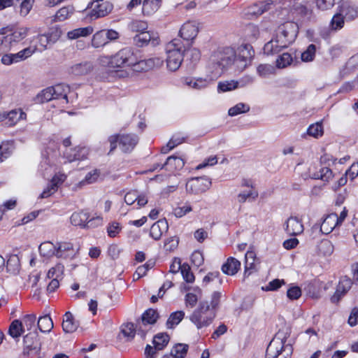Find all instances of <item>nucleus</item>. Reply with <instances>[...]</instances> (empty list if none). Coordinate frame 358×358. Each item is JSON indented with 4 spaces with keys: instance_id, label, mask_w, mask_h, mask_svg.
Masks as SVG:
<instances>
[{
    "instance_id": "f257e3e1",
    "label": "nucleus",
    "mask_w": 358,
    "mask_h": 358,
    "mask_svg": "<svg viewBox=\"0 0 358 358\" xmlns=\"http://www.w3.org/2000/svg\"><path fill=\"white\" fill-rule=\"evenodd\" d=\"M6 29L3 28L0 31L1 34H6L0 38V47L3 53L1 59L3 64L9 66L23 62L37 51L36 45H29L16 53H8L16 49L17 44L27 36L29 29L27 27H17L10 29L9 34H7Z\"/></svg>"
},
{
    "instance_id": "f03ea898",
    "label": "nucleus",
    "mask_w": 358,
    "mask_h": 358,
    "mask_svg": "<svg viewBox=\"0 0 358 358\" xmlns=\"http://www.w3.org/2000/svg\"><path fill=\"white\" fill-rule=\"evenodd\" d=\"M299 33V26L294 22H287L278 27L275 38L266 43L264 51L267 55L278 53L287 48L296 39Z\"/></svg>"
},
{
    "instance_id": "7ed1b4c3",
    "label": "nucleus",
    "mask_w": 358,
    "mask_h": 358,
    "mask_svg": "<svg viewBox=\"0 0 358 358\" xmlns=\"http://www.w3.org/2000/svg\"><path fill=\"white\" fill-rule=\"evenodd\" d=\"M290 334L291 327L286 323H283L267 347L268 358H278L279 356L282 358L291 357L293 352L292 345L286 343Z\"/></svg>"
},
{
    "instance_id": "20e7f679",
    "label": "nucleus",
    "mask_w": 358,
    "mask_h": 358,
    "mask_svg": "<svg viewBox=\"0 0 358 358\" xmlns=\"http://www.w3.org/2000/svg\"><path fill=\"white\" fill-rule=\"evenodd\" d=\"M235 50L230 47L220 48L214 51L209 61V69L212 76L217 79L231 64H234Z\"/></svg>"
},
{
    "instance_id": "39448f33",
    "label": "nucleus",
    "mask_w": 358,
    "mask_h": 358,
    "mask_svg": "<svg viewBox=\"0 0 358 358\" xmlns=\"http://www.w3.org/2000/svg\"><path fill=\"white\" fill-rule=\"evenodd\" d=\"M185 51L182 41L175 38L166 45V65L171 71H177L181 66L183 61V53Z\"/></svg>"
},
{
    "instance_id": "423d86ee",
    "label": "nucleus",
    "mask_w": 358,
    "mask_h": 358,
    "mask_svg": "<svg viewBox=\"0 0 358 358\" xmlns=\"http://www.w3.org/2000/svg\"><path fill=\"white\" fill-rule=\"evenodd\" d=\"M103 65L107 64L110 68L130 66L136 63V57L131 49L125 48L120 50L113 57H103L100 59Z\"/></svg>"
},
{
    "instance_id": "0eeeda50",
    "label": "nucleus",
    "mask_w": 358,
    "mask_h": 358,
    "mask_svg": "<svg viewBox=\"0 0 358 358\" xmlns=\"http://www.w3.org/2000/svg\"><path fill=\"white\" fill-rule=\"evenodd\" d=\"M215 316V312L210 310L208 303L203 301L199 303L198 308L193 312L190 316V320L198 329H201L208 326L213 322Z\"/></svg>"
},
{
    "instance_id": "6e6552de",
    "label": "nucleus",
    "mask_w": 358,
    "mask_h": 358,
    "mask_svg": "<svg viewBox=\"0 0 358 358\" xmlns=\"http://www.w3.org/2000/svg\"><path fill=\"white\" fill-rule=\"evenodd\" d=\"M236 57L234 65L238 71H243L248 66L250 65L254 56V50L250 44H243L235 51Z\"/></svg>"
},
{
    "instance_id": "1a4fd4ad",
    "label": "nucleus",
    "mask_w": 358,
    "mask_h": 358,
    "mask_svg": "<svg viewBox=\"0 0 358 358\" xmlns=\"http://www.w3.org/2000/svg\"><path fill=\"white\" fill-rule=\"evenodd\" d=\"M23 351L24 356H37L40 355L41 343L38 338L36 331L27 334L23 338Z\"/></svg>"
},
{
    "instance_id": "9d476101",
    "label": "nucleus",
    "mask_w": 358,
    "mask_h": 358,
    "mask_svg": "<svg viewBox=\"0 0 358 358\" xmlns=\"http://www.w3.org/2000/svg\"><path fill=\"white\" fill-rule=\"evenodd\" d=\"M211 186V181L207 177H197L191 178L186 183V189L188 193L199 194L207 191Z\"/></svg>"
},
{
    "instance_id": "9b49d317",
    "label": "nucleus",
    "mask_w": 358,
    "mask_h": 358,
    "mask_svg": "<svg viewBox=\"0 0 358 358\" xmlns=\"http://www.w3.org/2000/svg\"><path fill=\"white\" fill-rule=\"evenodd\" d=\"M158 313L157 310L150 308L147 310L141 316V321L137 322L138 327V334L141 337H144L148 331L147 327L149 324H153L157 322L158 318Z\"/></svg>"
},
{
    "instance_id": "f8f14e48",
    "label": "nucleus",
    "mask_w": 358,
    "mask_h": 358,
    "mask_svg": "<svg viewBox=\"0 0 358 358\" xmlns=\"http://www.w3.org/2000/svg\"><path fill=\"white\" fill-rule=\"evenodd\" d=\"M169 337L167 334L161 333L157 334L152 341L153 346L148 345L145 353L151 357L157 355V351L162 350L169 343Z\"/></svg>"
},
{
    "instance_id": "ddd939ff",
    "label": "nucleus",
    "mask_w": 358,
    "mask_h": 358,
    "mask_svg": "<svg viewBox=\"0 0 358 358\" xmlns=\"http://www.w3.org/2000/svg\"><path fill=\"white\" fill-rule=\"evenodd\" d=\"M273 6L272 0L259 1L248 6L246 14L251 17H258L265 12L271 10Z\"/></svg>"
},
{
    "instance_id": "4468645a",
    "label": "nucleus",
    "mask_w": 358,
    "mask_h": 358,
    "mask_svg": "<svg viewBox=\"0 0 358 358\" xmlns=\"http://www.w3.org/2000/svg\"><path fill=\"white\" fill-rule=\"evenodd\" d=\"M352 285V281L350 278L347 276L341 277L337 285L336 290L331 298V302L334 303H338L341 297L350 289Z\"/></svg>"
},
{
    "instance_id": "2eb2a0df",
    "label": "nucleus",
    "mask_w": 358,
    "mask_h": 358,
    "mask_svg": "<svg viewBox=\"0 0 358 358\" xmlns=\"http://www.w3.org/2000/svg\"><path fill=\"white\" fill-rule=\"evenodd\" d=\"M179 33L183 39L193 40L199 33V24L195 21H188L183 24Z\"/></svg>"
},
{
    "instance_id": "dca6fc26",
    "label": "nucleus",
    "mask_w": 358,
    "mask_h": 358,
    "mask_svg": "<svg viewBox=\"0 0 358 358\" xmlns=\"http://www.w3.org/2000/svg\"><path fill=\"white\" fill-rule=\"evenodd\" d=\"M285 225V231L290 236L299 235L304 230L301 220L297 217L291 216L287 220Z\"/></svg>"
},
{
    "instance_id": "f3484780",
    "label": "nucleus",
    "mask_w": 358,
    "mask_h": 358,
    "mask_svg": "<svg viewBox=\"0 0 358 358\" xmlns=\"http://www.w3.org/2000/svg\"><path fill=\"white\" fill-rule=\"evenodd\" d=\"M89 154L88 148L85 147H77L73 149H66L64 155L69 162L83 160L87 157Z\"/></svg>"
},
{
    "instance_id": "a211bd4d",
    "label": "nucleus",
    "mask_w": 358,
    "mask_h": 358,
    "mask_svg": "<svg viewBox=\"0 0 358 358\" xmlns=\"http://www.w3.org/2000/svg\"><path fill=\"white\" fill-rule=\"evenodd\" d=\"M215 80V78L213 76L210 78H185L184 79V84L192 89L199 90L206 88Z\"/></svg>"
},
{
    "instance_id": "6ab92c4d",
    "label": "nucleus",
    "mask_w": 358,
    "mask_h": 358,
    "mask_svg": "<svg viewBox=\"0 0 358 358\" xmlns=\"http://www.w3.org/2000/svg\"><path fill=\"white\" fill-rule=\"evenodd\" d=\"M138 141V138L135 134H124L120 136V147L121 150L124 152L131 151L136 145Z\"/></svg>"
},
{
    "instance_id": "aec40b11",
    "label": "nucleus",
    "mask_w": 358,
    "mask_h": 358,
    "mask_svg": "<svg viewBox=\"0 0 358 358\" xmlns=\"http://www.w3.org/2000/svg\"><path fill=\"white\" fill-rule=\"evenodd\" d=\"M113 8V4L108 1L97 3L92 8L90 17L92 18L94 17L95 19L105 17L112 11Z\"/></svg>"
},
{
    "instance_id": "412c9836",
    "label": "nucleus",
    "mask_w": 358,
    "mask_h": 358,
    "mask_svg": "<svg viewBox=\"0 0 358 358\" xmlns=\"http://www.w3.org/2000/svg\"><path fill=\"white\" fill-rule=\"evenodd\" d=\"M74 255L73 244L69 242L58 243L56 245V257L66 259Z\"/></svg>"
},
{
    "instance_id": "4be33fe9",
    "label": "nucleus",
    "mask_w": 358,
    "mask_h": 358,
    "mask_svg": "<svg viewBox=\"0 0 358 358\" xmlns=\"http://www.w3.org/2000/svg\"><path fill=\"white\" fill-rule=\"evenodd\" d=\"M338 225V215L336 213H331L326 216L320 225V231L328 234Z\"/></svg>"
},
{
    "instance_id": "5701e85b",
    "label": "nucleus",
    "mask_w": 358,
    "mask_h": 358,
    "mask_svg": "<svg viewBox=\"0 0 358 358\" xmlns=\"http://www.w3.org/2000/svg\"><path fill=\"white\" fill-rule=\"evenodd\" d=\"M168 229V223L165 220H159L154 223L150 230V236L155 240H159L164 231Z\"/></svg>"
},
{
    "instance_id": "b1692460",
    "label": "nucleus",
    "mask_w": 358,
    "mask_h": 358,
    "mask_svg": "<svg viewBox=\"0 0 358 358\" xmlns=\"http://www.w3.org/2000/svg\"><path fill=\"white\" fill-rule=\"evenodd\" d=\"M78 322L75 320L73 314L68 311L63 317L62 329L66 333H73L78 327Z\"/></svg>"
},
{
    "instance_id": "393cba45",
    "label": "nucleus",
    "mask_w": 358,
    "mask_h": 358,
    "mask_svg": "<svg viewBox=\"0 0 358 358\" xmlns=\"http://www.w3.org/2000/svg\"><path fill=\"white\" fill-rule=\"evenodd\" d=\"M241 262L234 257H229L222 265V271L224 273L229 275H235L240 269Z\"/></svg>"
},
{
    "instance_id": "a878e982",
    "label": "nucleus",
    "mask_w": 358,
    "mask_h": 358,
    "mask_svg": "<svg viewBox=\"0 0 358 358\" xmlns=\"http://www.w3.org/2000/svg\"><path fill=\"white\" fill-rule=\"evenodd\" d=\"M185 165V162L181 157L176 156H170L167 158L166 162L161 166V169L166 167L169 171L180 170Z\"/></svg>"
},
{
    "instance_id": "bb28decb",
    "label": "nucleus",
    "mask_w": 358,
    "mask_h": 358,
    "mask_svg": "<svg viewBox=\"0 0 358 358\" xmlns=\"http://www.w3.org/2000/svg\"><path fill=\"white\" fill-rule=\"evenodd\" d=\"M92 70V65L89 62H81L72 65L69 72L74 76H83L87 74Z\"/></svg>"
},
{
    "instance_id": "cd10ccee",
    "label": "nucleus",
    "mask_w": 358,
    "mask_h": 358,
    "mask_svg": "<svg viewBox=\"0 0 358 358\" xmlns=\"http://www.w3.org/2000/svg\"><path fill=\"white\" fill-rule=\"evenodd\" d=\"M138 329L137 324L134 327L133 323H127L122 327L121 333L118 335V338L120 340L124 338L125 341H129L134 338L136 332L138 333Z\"/></svg>"
},
{
    "instance_id": "c85d7f7f",
    "label": "nucleus",
    "mask_w": 358,
    "mask_h": 358,
    "mask_svg": "<svg viewBox=\"0 0 358 358\" xmlns=\"http://www.w3.org/2000/svg\"><path fill=\"white\" fill-rule=\"evenodd\" d=\"M51 87L53 88V90L55 91L53 92V94L55 99H63L65 100L66 103L69 102L68 94L70 92V87L69 85L64 83H60Z\"/></svg>"
},
{
    "instance_id": "c756f323",
    "label": "nucleus",
    "mask_w": 358,
    "mask_h": 358,
    "mask_svg": "<svg viewBox=\"0 0 358 358\" xmlns=\"http://www.w3.org/2000/svg\"><path fill=\"white\" fill-rule=\"evenodd\" d=\"M90 218L88 213L85 212H75L71 217V223L74 226H79L81 228L84 227L85 222Z\"/></svg>"
},
{
    "instance_id": "7c9ffc66",
    "label": "nucleus",
    "mask_w": 358,
    "mask_h": 358,
    "mask_svg": "<svg viewBox=\"0 0 358 358\" xmlns=\"http://www.w3.org/2000/svg\"><path fill=\"white\" fill-rule=\"evenodd\" d=\"M62 181V180L57 176L53 177L50 182L48 185L47 187L44 189L43 192L41 194L39 198L44 199L51 196L54 192L57 191L58 183L61 182Z\"/></svg>"
},
{
    "instance_id": "2f4dec72",
    "label": "nucleus",
    "mask_w": 358,
    "mask_h": 358,
    "mask_svg": "<svg viewBox=\"0 0 358 358\" xmlns=\"http://www.w3.org/2000/svg\"><path fill=\"white\" fill-rule=\"evenodd\" d=\"M93 32V28L91 26L75 29L67 33V37L69 39H76L80 36H87Z\"/></svg>"
},
{
    "instance_id": "473e14b6",
    "label": "nucleus",
    "mask_w": 358,
    "mask_h": 358,
    "mask_svg": "<svg viewBox=\"0 0 358 358\" xmlns=\"http://www.w3.org/2000/svg\"><path fill=\"white\" fill-rule=\"evenodd\" d=\"M24 332L23 324L20 320H15L11 322L8 329V334L11 337L19 338Z\"/></svg>"
},
{
    "instance_id": "72a5a7b5",
    "label": "nucleus",
    "mask_w": 358,
    "mask_h": 358,
    "mask_svg": "<svg viewBox=\"0 0 358 358\" xmlns=\"http://www.w3.org/2000/svg\"><path fill=\"white\" fill-rule=\"evenodd\" d=\"M317 250L320 255L330 256L334 252V245L330 241L324 239L317 245Z\"/></svg>"
},
{
    "instance_id": "f704fd0d",
    "label": "nucleus",
    "mask_w": 358,
    "mask_h": 358,
    "mask_svg": "<svg viewBox=\"0 0 358 358\" xmlns=\"http://www.w3.org/2000/svg\"><path fill=\"white\" fill-rule=\"evenodd\" d=\"M108 43V40L106 39L105 35V30H101L97 31L93 35L92 39V45L94 48H100L106 45Z\"/></svg>"
},
{
    "instance_id": "c9c22d12",
    "label": "nucleus",
    "mask_w": 358,
    "mask_h": 358,
    "mask_svg": "<svg viewBox=\"0 0 358 358\" xmlns=\"http://www.w3.org/2000/svg\"><path fill=\"white\" fill-rule=\"evenodd\" d=\"M37 327L41 332H49L53 328V322L49 315L40 317Z\"/></svg>"
},
{
    "instance_id": "e433bc0d",
    "label": "nucleus",
    "mask_w": 358,
    "mask_h": 358,
    "mask_svg": "<svg viewBox=\"0 0 358 358\" xmlns=\"http://www.w3.org/2000/svg\"><path fill=\"white\" fill-rule=\"evenodd\" d=\"M294 13L299 17V20L304 22L310 19L312 12L306 6L300 4L295 6Z\"/></svg>"
},
{
    "instance_id": "4c0bfd02",
    "label": "nucleus",
    "mask_w": 358,
    "mask_h": 358,
    "mask_svg": "<svg viewBox=\"0 0 358 358\" xmlns=\"http://www.w3.org/2000/svg\"><path fill=\"white\" fill-rule=\"evenodd\" d=\"M159 3L157 0H144L142 12L145 15H150L158 10Z\"/></svg>"
},
{
    "instance_id": "58836bf2",
    "label": "nucleus",
    "mask_w": 358,
    "mask_h": 358,
    "mask_svg": "<svg viewBox=\"0 0 358 358\" xmlns=\"http://www.w3.org/2000/svg\"><path fill=\"white\" fill-rule=\"evenodd\" d=\"M189 346L187 344H176L171 351L173 358H185L187 355Z\"/></svg>"
},
{
    "instance_id": "ea45409f",
    "label": "nucleus",
    "mask_w": 358,
    "mask_h": 358,
    "mask_svg": "<svg viewBox=\"0 0 358 358\" xmlns=\"http://www.w3.org/2000/svg\"><path fill=\"white\" fill-rule=\"evenodd\" d=\"M40 254L44 257L56 256V245L51 242H44L39 246Z\"/></svg>"
},
{
    "instance_id": "a19ab883",
    "label": "nucleus",
    "mask_w": 358,
    "mask_h": 358,
    "mask_svg": "<svg viewBox=\"0 0 358 358\" xmlns=\"http://www.w3.org/2000/svg\"><path fill=\"white\" fill-rule=\"evenodd\" d=\"M185 313L182 310L176 311L171 314L166 322L168 329H172L178 325L183 319Z\"/></svg>"
},
{
    "instance_id": "79ce46f5",
    "label": "nucleus",
    "mask_w": 358,
    "mask_h": 358,
    "mask_svg": "<svg viewBox=\"0 0 358 358\" xmlns=\"http://www.w3.org/2000/svg\"><path fill=\"white\" fill-rule=\"evenodd\" d=\"M239 87V83L236 80H225L220 82L217 85L219 92H226L237 89Z\"/></svg>"
},
{
    "instance_id": "37998d69",
    "label": "nucleus",
    "mask_w": 358,
    "mask_h": 358,
    "mask_svg": "<svg viewBox=\"0 0 358 358\" xmlns=\"http://www.w3.org/2000/svg\"><path fill=\"white\" fill-rule=\"evenodd\" d=\"M7 118L10 121V125H14L19 120L25 119L26 113L21 109L12 110L8 113Z\"/></svg>"
},
{
    "instance_id": "c03bdc74",
    "label": "nucleus",
    "mask_w": 358,
    "mask_h": 358,
    "mask_svg": "<svg viewBox=\"0 0 358 358\" xmlns=\"http://www.w3.org/2000/svg\"><path fill=\"white\" fill-rule=\"evenodd\" d=\"M332 176V171L329 167H324L322 168L320 171L315 173L311 177L313 179H320L323 181H328Z\"/></svg>"
},
{
    "instance_id": "a18cd8bd",
    "label": "nucleus",
    "mask_w": 358,
    "mask_h": 358,
    "mask_svg": "<svg viewBox=\"0 0 358 358\" xmlns=\"http://www.w3.org/2000/svg\"><path fill=\"white\" fill-rule=\"evenodd\" d=\"M74 12L72 6H66L60 8L55 15L56 21H64L69 17Z\"/></svg>"
},
{
    "instance_id": "49530a36",
    "label": "nucleus",
    "mask_w": 358,
    "mask_h": 358,
    "mask_svg": "<svg viewBox=\"0 0 358 358\" xmlns=\"http://www.w3.org/2000/svg\"><path fill=\"white\" fill-rule=\"evenodd\" d=\"M249 110L250 106L248 104L238 103L229 109L228 114L230 116H236L241 113H247Z\"/></svg>"
},
{
    "instance_id": "de8ad7c7",
    "label": "nucleus",
    "mask_w": 358,
    "mask_h": 358,
    "mask_svg": "<svg viewBox=\"0 0 358 358\" xmlns=\"http://www.w3.org/2000/svg\"><path fill=\"white\" fill-rule=\"evenodd\" d=\"M152 36L149 31H142L136 34L134 37V41L139 46L147 45L152 39Z\"/></svg>"
},
{
    "instance_id": "09e8293b",
    "label": "nucleus",
    "mask_w": 358,
    "mask_h": 358,
    "mask_svg": "<svg viewBox=\"0 0 358 358\" xmlns=\"http://www.w3.org/2000/svg\"><path fill=\"white\" fill-rule=\"evenodd\" d=\"M53 92L55 91L51 87H47L42 90L40 94H38L37 96V99L42 103L55 99Z\"/></svg>"
},
{
    "instance_id": "8fccbe9b",
    "label": "nucleus",
    "mask_w": 358,
    "mask_h": 358,
    "mask_svg": "<svg viewBox=\"0 0 358 358\" xmlns=\"http://www.w3.org/2000/svg\"><path fill=\"white\" fill-rule=\"evenodd\" d=\"M316 46L314 44H310L308 46L307 49L301 54V60L305 62H312L315 55Z\"/></svg>"
},
{
    "instance_id": "3c124183",
    "label": "nucleus",
    "mask_w": 358,
    "mask_h": 358,
    "mask_svg": "<svg viewBox=\"0 0 358 358\" xmlns=\"http://www.w3.org/2000/svg\"><path fill=\"white\" fill-rule=\"evenodd\" d=\"M309 136L315 138L322 136L323 134V127L321 123L317 122L309 126L307 129Z\"/></svg>"
},
{
    "instance_id": "603ef678",
    "label": "nucleus",
    "mask_w": 358,
    "mask_h": 358,
    "mask_svg": "<svg viewBox=\"0 0 358 358\" xmlns=\"http://www.w3.org/2000/svg\"><path fill=\"white\" fill-rule=\"evenodd\" d=\"M129 28L131 31L141 33L147 30V22L142 20H133L129 24Z\"/></svg>"
},
{
    "instance_id": "864d4df0",
    "label": "nucleus",
    "mask_w": 358,
    "mask_h": 358,
    "mask_svg": "<svg viewBox=\"0 0 358 358\" xmlns=\"http://www.w3.org/2000/svg\"><path fill=\"white\" fill-rule=\"evenodd\" d=\"M51 36L48 34H41L36 37L37 44L35 45L37 46V50H38L40 52L45 50L48 47L50 41Z\"/></svg>"
},
{
    "instance_id": "5fc2aeb1",
    "label": "nucleus",
    "mask_w": 358,
    "mask_h": 358,
    "mask_svg": "<svg viewBox=\"0 0 358 358\" xmlns=\"http://www.w3.org/2000/svg\"><path fill=\"white\" fill-rule=\"evenodd\" d=\"M292 62V57L289 53H283L277 59L276 63L278 68H285Z\"/></svg>"
},
{
    "instance_id": "6e6d98bb",
    "label": "nucleus",
    "mask_w": 358,
    "mask_h": 358,
    "mask_svg": "<svg viewBox=\"0 0 358 358\" xmlns=\"http://www.w3.org/2000/svg\"><path fill=\"white\" fill-rule=\"evenodd\" d=\"M101 171L99 169H94L89 172L85 178V180L81 181L83 184H92L96 182L100 177Z\"/></svg>"
},
{
    "instance_id": "4d7b16f0",
    "label": "nucleus",
    "mask_w": 358,
    "mask_h": 358,
    "mask_svg": "<svg viewBox=\"0 0 358 358\" xmlns=\"http://www.w3.org/2000/svg\"><path fill=\"white\" fill-rule=\"evenodd\" d=\"M179 238L176 236L170 237L164 241V248L169 252H172L178 248Z\"/></svg>"
},
{
    "instance_id": "13d9d810",
    "label": "nucleus",
    "mask_w": 358,
    "mask_h": 358,
    "mask_svg": "<svg viewBox=\"0 0 358 358\" xmlns=\"http://www.w3.org/2000/svg\"><path fill=\"white\" fill-rule=\"evenodd\" d=\"M36 317L35 315H27L21 321L23 324V329L27 331L31 330L34 326L36 322Z\"/></svg>"
},
{
    "instance_id": "bf43d9fd",
    "label": "nucleus",
    "mask_w": 358,
    "mask_h": 358,
    "mask_svg": "<svg viewBox=\"0 0 358 358\" xmlns=\"http://www.w3.org/2000/svg\"><path fill=\"white\" fill-rule=\"evenodd\" d=\"M192 210V206L189 203H185L182 206H178L174 208L173 213L177 217H182Z\"/></svg>"
},
{
    "instance_id": "052dcab7",
    "label": "nucleus",
    "mask_w": 358,
    "mask_h": 358,
    "mask_svg": "<svg viewBox=\"0 0 358 358\" xmlns=\"http://www.w3.org/2000/svg\"><path fill=\"white\" fill-rule=\"evenodd\" d=\"M343 15V13H337L333 17L331 22V26L333 29L338 30L343 27L344 17Z\"/></svg>"
},
{
    "instance_id": "680f3d73",
    "label": "nucleus",
    "mask_w": 358,
    "mask_h": 358,
    "mask_svg": "<svg viewBox=\"0 0 358 358\" xmlns=\"http://www.w3.org/2000/svg\"><path fill=\"white\" fill-rule=\"evenodd\" d=\"M181 274L187 282L192 283L194 281V275L187 264H182Z\"/></svg>"
},
{
    "instance_id": "e2e57ef3",
    "label": "nucleus",
    "mask_w": 358,
    "mask_h": 358,
    "mask_svg": "<svg viewBox=\"0 0 358 358\" xmlns=\"http://www.w3.org/2000/svg\"><path fill=\"white\" fill-rule=\"evenodd\" d=\"M341 12L345 15V17L350 20H354L357 16L356 8L351 6H343Z\"/></svg>"
},
{
    "instance_id": "0e129e2a",
    "label": "nucleus",
    "mask_w": 358,
    "mask_h": 358,
    "mask_svg": "<svg viewBox=\"0 0 358 358\" xmlns=\"http://www.w3.org/2000/svg\"><path fill=\"white\" fill-rule=\"evenodd\" d=\"M245 272L248 270L255 268V254L252 251H248L245 254Z\"/></svg>"
},
{
    "instance_id": "69168bd1",
    "label": "nucleus",
    "mask_w": 358,
    "mask_h": 358,
    "mask_svg": "<svg viewBox=\"0 0 358 358\" xmlns=\"http://www.w3.org/2000/svg\"><path fill=\"white\" fill-rule=\"evenodd\" d=\"M64 266L62 264H57L55 267L51 268L48 273V277L49 278H57L58 279L59 277L62 276L63 271H64Z\"/></svg>"
},
{
    "instance_id": "338daca9",
    "label": "nucleus",
    "mask_w": 358,
    "mask_h": 358,
    "mask_svg": "<svg viewBox=\"0 0 358 358\" xmlns=\"http://www.w3.org/2000/svg\"><path fill=\"white\" fill-rule=\"evenodd\" d=\"M12 150L10 145L3 143L0 145V162L7 159L11 154Z\"/></svg>"
},
{
    "instance_id": "774afa93",
    "label": "nucleus",
    "mask_w": 358,
    "mask_h": 358,
    "mask_svg": "<svg viewBox=\"0 0 358 358\" xmlns=\"http://www.w3.org/2000/svg\"><path fill=\"white\" fill-rule=\"evenodd\" d=\"M301 295V290L298 286H293L287 292V297L291 300L298 299Z\"/></svg>"
}]
</instances>
